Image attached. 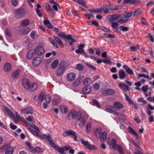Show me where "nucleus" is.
Wrapping results in <instances>:
<instances>
[{"mask_svg":"<svg viewBox=\"0 0 154 154\" xmlns=\"http://www.w3.org/2000/svg\"><path fill=\"white\" fill-rule=\"evenodd\" d=\"M102 128H97L96 130V136L97 138H100L101 142H104L106 140L107 133L105 131L101 132Z\"/></svg>","mask_w":154,"mask_h":154,"instance_id":"1","label":"nucleus"},{"mask_svg":"<svg viewBox=\"0 0 154 154\" xmlns=\"http://www.w3.org/2000/svg\"><path fill=\"white\" fill-rule=\"evenodd\" d=\"M5 112L7 114V115L13 119L15 123H17L19 119V117L18 115V113L16 112V116H15L12 112L7 107L5 108Z\"/></svg>","mask_w":154,"mask_h":154,"instance_id":"2","label":"nucleus"},{"mask_svg":"<svg viewBox=\"0 0 154 154\" xmlns=\"http://www.w3.org/2000/svg\"><path fill=\"white\" fill-rule=\"evenodd\" d=\"M35 54L38 56H41L45 51V50L43 46H37L33 49Z\"/></svg>","mask_w":154,"mask_h":154,"instance_id":"3","label":"nucleus"},{"mask_svg":"<svg viewBox=\"0 0 154 154\" xmlns=\"http://www.w3.org/2000/svg\"><path fill=\"white\" fill-rule=\"evenodd\" d=\"M81 143L85 146L86 147L90 149H97V147L94 145H91L87 141L84 140L83 139L81 140Z\"/></svg>","mask_w":154,"mask_h":154,"instance_id":"4","label":"nucleus"},{"mask_svg":"<svg viewBox=\"0 0 154 154\" xmlns=\"http://www.w3.org/2000/svg\"><path fill=\"white\" fill-rule=\"evenodd\" d=\"M63 135L64 136L66 137L70 135H72L74 137V140L75 141H77V136L74 131L72 130H68L64 131Z\"/></svg>","mask_w":154,"mask_h":154,"instance_id":"5","label":"nucleus"},{"mask_svg":"<svg viewBox=\"0 0 154 154\" xmlns=\"http://www.w3.org/2000/svg\"><path fill=\"white\" fill-rule=\"evenodd\" d=\"M81 114L80 112H76L75 119L79 121L82 125H83L85 123L86 119L84 118L85 117V116L82 117L81 119Z\"/></svg>","mask_w":154,"mask_h":154,"instance_id":"6","label":"nucleus"},{"mask_svg":"<svg viewBox=\"0 0 154 154\" xmlns=\"http://www.w3.org/2000/svg\"><path fill=\"white\" fill-rule=\"evenodd\" d=\"M76 78L75 74L73 72H70L67 75L66 79L67 80L70 82H73Z\"/></svg>","mask_w":154,"mask_h":154,"instance_id":"7","label":"nucleus"},{"mask_svg":"<svg viewBox=\"0 0 154 154\" xmlns=\"http://www.w3.org/2000/svg\"><path fill=\"white\" fill-rule=\"evenodd\" d=\"M48 136L46 134H42V137H41V139H45L49 141V142L50 143L52 147L53 146V145L54 144H55V143H53V140L52 139L51 136Z\"/></svg>","mask_w":154,"mask_h":154,"instance_id":"8","label":"nucleus"},{"mask_svg":"<svg viewBox=\"0 0 154 154\" xmlns=\"http://www.w3.org/2000/svg\"><path fill=\"white\" fill-rule=\"evenodd\" d=\"M38 87L37 83L34 82L30 84L27 90L30 92H33L35 91Z\"/></svg>","mask_w":154,"mask_h":154,"instance_id":"9","label":"nucleus"},{"mask_svg":"<svg viewBox=\"0 0 154 154\" xmlns=\"http://www.w3.org/2000/svg\"><path fill=\"white\" fill-rule=\"evenodd\" d=\"M114 107H112L113 109H115L116 110L120 109L123 108L124 106L123 105L119 102H115L114 103Z\"/></svg>","mask_w":154,"mask_h":154,"instance_id":"10","label":"nucleus"},{"mask_svg":"<svg viewBox=\"0 0 154 154\" xmlns=\"http://www.w3.org/2000/svg\"><path fill=\"white\" fill-rule=\"evenodd\" d=\"M42 61V59L40 57H36L33 59L32 64L35 66H37L41 63Z\"/></svg>","mask_w":154,"mask_h":154,"instance_id":"11","label":"nucleus"},{"mask_svg":"<svg viewBox=\"0 0 154 154\" xmlns=\"http://www.w3.org/2000/svg\"><path fill=\"white\" fill-rule=\"evenodd\" d=\"M76 115V112L74 110H71L68 114L67 118L69 120H71L72 119H75V115Z\"/></svg>","mask_w":154,"mask_h":154,"instance_id":"12","label":"nucleus"},{"mask_svg":"<svg viewBox=\"0 0 154 154\" xmlns=\"http://www.w3.org/2000/svg\"><path fill=\"white\" fill-rule=\"evenodd\" d=\"M53 145V146L52 147L57 150L59 153L61 154H66L64 152V148L62 147H59L55 144H54Z\"/></svg>","mask_w":154,"mask_h":154,"instance_id":"13","label":"nucleus"},{"mask_svg":"<svg viewBox=\"0 0 154 154\" xmlns=\"http://www.w3.org/2000/svg\"><path fill=\"white\" fill-rule=\"evenodd\" d=\"M22 84L24 88L27 90L30 85V82L27 79H24L22 80Z\"/></svg>","mask_w":154,"mask_h":154,"instance_id":"14","label":"nucleus"},{"mask_svg":"<svg viewBox=\"0 0 154 154\" xmlns=\"http://www.w3.org/2000/svg\"><path fill=\"white\" fill-rule=\"evenodd\" d=\"M34 129V130L32 129L30 131L34 135H35L41 138L42 137V134H39L40 132L39 129L37 127L35 129Z\"/></svg>","mask_w":154,"mask_h":154,"instance_id":"15","label":"nucleus"},{"mask_svg":"<svg viewBox=\"0 0 154 154\" xmlns=\"http://www.w3.org/2000/svg\"><path fill=\"white\" fill-rule=\"evenodd\" d=\"M32 107L31 106H29L25 109H21V112H23L26 114H32Z\"/></svg>","mask_w":154,"mask_h":154,"instance_id":"16","label":"nucleus"},{"mask_svg":"<svg viewBox=\"0 0 154 154\" xmlns=\"http://www.w3.org/2000/svg\"><path fill=\"white\" fill-rule=\"evenodd\" d=\"M85 47L84 44H81L78 47V49L76 50L75 52L77 54H79L81 53H83L84 52V51L83 48Z\"/></svg>","mask_w":154,"mask_h":154,"instance_id":"17","label":"nucleus"},{"mask_svg":"<svg viewBox=\"0 0 154 154\" xmlns=\"http://www.w3.org/2000/svg\"><path fill=\"white\" fill-rule=\"evenodd\" d=\"M123 68L125 69L126 72L129 74L132 75L134 73L133 71L127 65H124Z\"/></svg>","mask_w":154,"mask_h":154,"instance_id":"18","label":"nucleus"},{"mask_svg":"<svg viewBox=\"0 0 154 154\" xmlns=\"http://www.w3.org/2000/svg\"><path fill=\"white\" fill-rule=\"evenodd\" d=\"M65 68L59 66V68L57 69V75L60 76L63 75L65 71Z\"/></svg>","mask_w":154,"mask_h":154,"instance_id":"19","label":"nucleus"},{"mask_svg":"<svg viewBox=\"0 0 154 154\" xmlns=\"http://www.w3.org/2000/svg\"><path fill=\"white\" fill-rule=\"evenodd\" d=\"M119 85L120 88L124 91H127L129 89L128 86L124 82L119 83Z\"/></svg>","mask_w":154,"mask_h":154,"instance_id":"20","label":"nucleus"},{"mask_svg":"<svg viewBox=\"0 0 154 154\" xmlns=\"http://www.w3.org/2000/svg\"><path fill=\"white\" fill-rule=\"evenodd\" d=\"M128 20V17H127L124 14H123L122 17L121 19L119 20L118 22L119 23L122 24L124 23L127 22Z\"/></svg>","mask_w":154,"mask_h":154,"instance_id":"21","label":"nucleus"},{"mask_svg":"<svg viewBox=\"0 0 154 154\" xmlns=\"http://www.w3.org/2000/svg\"><path fill=\"white\" fill-rule=\"evenodd\" d=\"M11 68V66L10 63H6L4 66L3 68L4 70L6 72H7L9 71Z\"/></svg>","mask_w":154,"mask_h":154,"instance_id":"22","label":"nucleus"},{"mask_svg":"<svg viewBox=\"0 0 154 154\" xmlns=\"http://www.w3.org/2000/svg\"><path fill=\"white\" fill-rule=\"evenodd\" d=\"M119 78L120 79H123L125 78L126 75L125 72L122 70H120L119 71Z\"/></svg>","mask_w":154,"mask_h":154,"instance_id":"23","label":"nucleus"},{"mask_svg":"<svg viewBox=\"0 0 154 154\" xmlns=\"http://www.w3.org/2000/svg\"><path fill=\"white\" fill-rule=\"evenodd\" d=\"M108 143L110 146H112V148L115 150L117 149V145L116 146V142L115 139H112L110 143Z\"/></svg>","mask_w":154,"mask_h":154,"instance_id":"24","label":"nucleus"},{"mask_svg":"<svg viewBox=\"0 0 154 154\" xmlns=\"http://www.w3.org/2000/svg\"><path fill=\"white\" fill-rule=\"evenodd\" d=\"M13 151L12 147L10 146L7 145L5 154H12Z\"/></svg>","mask_w":154,"mask_h":154,"instance_id":"25","label":"nucleus"},{"mask_svg":"<svg viewBox=\"0 0 154 154\" xmlns=\"http://www.w3.org/2000/svg\"><path fill=\"white\" fill-rule=\"evenodd\" d=\"M128 129V132H129L136 137V138L138 137V134L131 127L129 126Z\"/></svg>","mask_w":154,"mask_h":154,"instance_id":"26","label":"nucleus"},{"mask_svg":"<svg viewBox=\"0 0 154 154\" xmlns=\"http://www.w3.org/2000/svg\"><path fill=\"white\" fill-rule=\"evenodd\" d=\"M91 91V89L90 86H87L82 89V92L84 93H88Z\"/></svg>","mask_w":154,"mask_h":154,"instance_id":"27","label":"nucleus"},{"mask_svg":"<svg viewBox=\"0 0 154 154\" xmlns=\"http://www.w3.org/2000/svg\"><path fill=\"white\" fill-rule=\"evenodd\" d=\"M28 128L31 131L32 129H35L36 126L33 124L31 123L29 124L27 122H26Z\"/></svg>","mask_w":154,"mask_h":154,"instance_id":"28","label":"nucleus"},{"mask_svg":"<svg viewBox=\"0 0 154 154\" xmlns=\"http://www.w3.org/2000/svg\"><path fill=\"white\" fill-rule=\"evenodd\" d=\"M33 50H29L27 53L26 55L27 58L29 59H31L32 57L34 56V54Z\"/></svg>","mask_w":154,"mask_h":154,"instance_id":"29","label":"nucleus"},{"mask_svg":"<svg viewBox=\"0 0 154 154\" xmlns=\"http://www.w3.org/2000/svg\"><path fill=\"white\" fill-rule=\"evenodd\" d=\"M29 20L27 19L23 20L21 23V26H25L28 25L30 23Z\"/></svg>","mask_w":154,"mask_h":154,"instance_id":"30","label":"nucleus"},{"mask_svg":"<svg viewBox=\"0 0 154 154\" xmlns=\"http://www.w3.org/2000/svg\"><path fill=\"white\" fill-rule=\"evenodd\" d=\"M92 83L91 79L90 78L85 79L83 81V84L85 85H88Z\"/></svg>","mask_w":154,"mask_h":154,"instance_id":"31","label":"nucleus"},{"mask_svg":"<svg viewBox=\"0 0 154 154\" xmlns=\"http://www.w3.org/2000/svg\"><path fill=\"white\" fill-rule=\"evenodd\" d=\"M43 23L44 25L47 26L48 28H52L51 24L48 20L47 19L44 20Z\"/></svg>","mask_w":154,"mask_h":154,"instance_id":"32","label":"nucleus"},{"mask_svg":"<svg viewBox=\"0 0 154 154\" xmlns=\"http://www.w3.org/2000/svg\"><path fill=\"white\" fill-rule=\"evenodd\" d=\"M121 17V15L120 14L112 15L111 16V18H109L111 21H114L119 18Z\"/></svg>","mask_w":154,"mask_h":154,"instance_id":"33","label":"nucleus"},{"mask_svg":"<svg viewBox=\"0 0 154 154\" xmlns=\"http://www.w3.org/2000/svg\"><path fill=\"white\" fill-rule=\"evenodd\" d=\"M59 61L57 60H54L52 63L51 67L52 69H55L58 65Z\"/></svg>","mask_w":154,"mask_h":154,"instance_id":"34","label":"nucleus"},{"mask_svg":"<svg viewBox=\"0 0 154 154\" xmlns=\"http://www.w3.org/2000/svg\"><path fill=\"white\" fill-rule=\"evenodd\" d=\"M63 35V38H65L67 39H71L72 42H75V41L74 39L72 38V35H66L65 34Z\"/></svg>","mask_w":154,"mask_h":154,"instance_id":"35","label":"nucleus"},{"mask_svg":"<svg viewBox=\"0 0 154 154\" xmlns=\"http://www.w3.org/2000/svg\"><path fill=\"white\" fill-rule=\"evenodd\" d=\"M125 99L130 104H132L133 105H135L134 103H133L131 100L129 98V97L126 94H125Z\"/></svg>","mask_w":154,"mask_h":154,"instance_id":"36","label":"nucleus"},{"mask_svg":"<svg viewBox=\"0 0 154 154\" xmlns=\"http://www.w3.org/2000/svg\"><path fill=\"white\" fill-rule=\"evenodd\" d=\"M26 14V11L23 8L20 9V17H23Z\"/></svg>","mask_w":154,"mask_h":154,"instance_id":"37","label":"nucleus"},{"mask_svg":"<svg viewBox=\"0 0 154 154\" xmlns=\"http://www.w3.org/2000/svg\"><path fill=\"white\" fill-rule=\"evenodd\" d=\"M30 30V29L29 27H26L21 30V32L22 34H25L28 33Z\"/></svg>","mask_w":154,"mask_h":154,"instance_id":"38","label":"nucleus"},{"mask_svg":"<svg viewBox=\"0 0 154 154\" xmlns=\"http://www.w3.org/2000/svg\"><path fill=\"white\" fill-rule=\"evenodd\" d=\"M83 68V65L80 63L77 64L76 65L75 69H76L81 71L82 70Z\"/></svg>","mask_w":154,"mask_h":154,"instance_id":"39","label":"nucleus"},{"mask_svg":"<svg viewBox=\"0 0 154 154\" xmlns=\"http://www.w3.org/2000/svg\"><path fill=\"white\" fill-rule=\"evenodd\" d=\"M140 48L139 45H137L136 46H131L130 48V51H135L137 49Z\"/></svg>","mask_w":154,"mask_h":154,"instance_id":"40","label":"nucleus"},{"mask_svg":"<svg viewBox=\"0 0 154 154\" xmlns=\"http://www.w3.org/2000/svg\"><path fill=\"white\" fill-rule=\"evenodd\" d=\"M60 110L61 112L63 113H66L68 111L67 108L63 106L61 107Z\"/></svg>","mask_w":154,"mask_h":154,"instance_id":"41","label":"nucleus"},{"mask_svg":"<svg viewBox=\"0 0 154 154\" xmlns=\"http://www.w3.org/2000/svg\"><path fill=\"white\" fill-rule=\"evenodd\" d=\"M19 74V70H17L12 74V76L14 78H17L18 77Z\"/></svg>","mask_w":154,"mask_h":154,"instance_id":"42","label":"nucleus"},{"mask_svg":"<svg viewBox=\"0 0 154 154\" xmlns=\"http://www.w3.org/2000/svg\"><path fill=\"white\" fill-rule=\"evenodd\" d=\"M45 95V94L44 93L42 92L40 94L39 97H38L40 101L42 102L44 100Z\"/></svg>","mask_w":154,"mask_h":154,"instance_id":"43","label":"nucleus"},{"mask_svg":"<svg viewBox=\"0 0 154 154\" xmlns=\"http://www.w3.org/2000/svg\"><path fill=\"white\" fill-rule=\"evenodd\" d=\"M45 100L47 103H49L51 100V97L49 94H48L45 96Z\"/></svg>","mask_w":154,"mask_h":154,"instance_id":"44","label":"nucleus"},{"mask_svg":"<svg viewBox=\"0 0 154 154\" xmlns=\"http://www.w3.org/2000/svg\"><path fill=\"white\" fill-rule=\"evenodd\" d=\"M49 40L51 43L57 48H58L57 44L56 42H54V40L51 38H49Z\"/></svg>","mask_w":154,"mask_h":154,"instance_id":"45","label":"nucleus"},{"mask_svg":"<svg viewBox=\"0 0 154 154\" xmlns=\"http://www.w3.org/2000/svg\"><path fill=\"white\" fill-rule=\"evenodd\" d=\"M123 3L124 4H134L135 3V0H124Z\"/></svg>","mask_w":154,"mask_h":154,"instance_id":"46","label":"nucleus"},{"mask_svg":"<svg viewBox=\"0 0 154 154\" xmlns=\"http://www.w3.org/2000/svg\"><path fill=\"white\" fill-rule=\"evenodd\" d=\"M40 148L38 146H37L35 148H34L33 147V149H32L31 151L32 152H35L37 153H38L40 152Z\"/></svg>","mask_w":154,"mask_h":154,"instance_id":"47","label":"nucleus"},{"mask_svg":"<svg viewBox=\"0 0 154 154\" xmlns=\"http://www.w3.org/2000/svg\"><path fill=\"white\" fill-rule=\"evenodd\" d=\"M106 92L108 95H112L115 93V91L114 90L110 89L107 90Z\"/></svg>","mask_w":154,"mask_h":154,"instance_id":"48","label":"nucleus"},{"mask_svg":"<svg viewBox=\"0 0 154 154\" xmlns=\"http://www.w3.org/2000/svg\"><path fill=\"white\" fill-rule=\"evenodd\" d=\"M66 64V62L64 60H63L61 61L59 65V66L65 68L66 67L65 65Z\"/></svg>","mask_w":154,"mask_h":154,"instance_id":"49","label":"nucleus"},{"mask_svg":"<svg viewBox=\"0 0 154 154\" xmlns=\"http://www.w3.org/2000/svg\"><path fill=\"white\" fill-rule=\"evenodd\" d=\"M91 123L87 124L86 127V131L88 132H89L91 129Z\"/></svg>","mask_w":154,"mask_h":154,"instance_id":"50","label":"nucleus"},{"mask_svg":"<svg viewBox=\"0 0 154 154\" xmlns=\"http://www.w3.org/2000/svg\"><path fill=\"white\" fill-rule=\"evenodd\" d=\"M106 58L105 59H104L102 61V62H103L105 63H107V64H109L110 63H111V60L110 59H109L108 58L106 57H105Z\"/></svg>","mask_w":154,"mask_h":154,"instance_id":"51","label":"nucleus"},{"mask_svg":"<svg viewBox=\"0 0 154 154\" xmlns=\"http://www.w3.org/2000/svg\"><path fill=\"white\" fill-rule=\"evenodd\" d=\"M54 40L57 42L59 44L62 45H63V43L61 40L59 38L56 36L54 37Z\"/></svg>","mask_w":154,"mask_h":154,"instance_id":"52","label":"nucleus"},{"mask_svg":"<svg viewBox=\"0 0 154 154\" xmlns=\"http://www.w3.org/2000/svg\"><path fill=\"white\" fill-rule=\"evenodd\" d=\"M80 83V79H77L75 82L73 83V85L75 86H77L79 85Z\"/></svg>","mask_w":154,"mask_h":154,"instance_id":"53","label":"nucleus"},{"mask_svg":"<svg viewBox=\"0 0 154 154\" xmlns=\"http://www.w3.org/2000/svg\"><path fill=\"white\" fill-rule=\"evenodd\" d=\"M14 16L16 18H19V9H18L15 10Z\"/></svg>","mask_w":154,"mask_h":154,"instance_id":"54","label":"nucleus"},{"mask_svg":"<svg viewBox=\"0 0 154 154\" xmlns=\"http://www.w3.org/2000/svg\"><path fill=\"white\" fill-rule=\"evenodd\" d=\"M117 149H118V151L120 154H124V153L122 150L121 147L120 145H117Z\"/></svg>","mask_w":154,"mask_h":154,"instance_id":"55","label":"nucleus"},{"mask_svg":"<svg viewBox=\"0 0 154 154\" xmlns=\"http://www.w3.org/2000/svg\"><path fill=\"white\" fill-rule=\"evenodd\" d=\"M119 29L121 30H122L123 31H126L128 29V27H125L123 26H120L119 27Z\"/></svg>","mask_w":154,"mask_h":154,"instance_id":"56","label":"nucleus"},{"mask_svg":"<svg viewBox=\"0 0 154 154\" xmlns=\"http://www.w3.org/2000/svg\"><path fill=\"white\" fill-rule=\"evenodd\" d=\"M93 103L97 107L100 108V106L98 102L95 100H94L92 101Z\"/></svg>","mask_w":154,"mask_h":154,"instance_id":"57","label":"nucleus"},{"mask_svg":"<svg viewBox=\"0 0 154 154\" xmlns=\"http://www.w3.org/2000/svg\"><path fill=\"white\" fill-rule=\"evenodd\" d=\"M103 11V8H100L99 9H96L95 13L99 14L100 13Z\"/></svg>","mask_w":154,"mask_h":154,"instance_id":"58","label":"nucleus"},{"mask_svg":"<svg viewBox=\"0 0 154 154\" xmlns=\"http://www.w3.org/2000/svg\"><path fill=\"white\" fill-rule=\"evenodd\" d=\"M6 145H4L0 148V152H3L5 150H6Z\"/></svg>","mask_w":154,"mask_h":154,"instance_id":"59","label":"nucleus"},{"mask_svg":"<svg viewBox=\"0 0 154 154\" xmlns=\"http://www.w3.org/2000/svg\"><path fill=\"white\" fill-rule=\"evenodd\" d=\"M111 24L112 27L115 28H118L119 26L117 23L113 22Z\"/></svg>","mask_w":154,"mask_h":154,"instance_id":"60","label":"nucleus"},{"mask_svg":"<svg viewBox=\"0 0 154 154\" xmlns=\"http://www.w3.org/2000/svg\"><path fill=\"white\" fill-rule=\"evenodd\" d=\"M128 140L131 143H132L133 144H134L135 146H137V144L134 140L130 138H128Z\"/></svg>","mask_w":154,"mask_h":154,"instance_id":"61","label":"nucleus"},{"mask_svg":"<svg viewBox=\"0 0 154 154\" xmlns=\"http://www.w3.org/2000/svg\"><path fill=\"white\" fill-rule=\"evenodd\" d=\"M142 89L143 92H145L148 89V86L147 85L143 86L142 87Z\"/></svg>","mask_w":154,"mask_h":154,"instance_id":"62","label":"nucleus"},{"mask_svg":"<svg viewBox=\"0 0 154 154\" xmlns=\"http://www.w3.org/2000/svg\"><path fill=\"white\" fill-rule=\"evenodd\" d=\"M125 15L128 17V18L131 17L132 14V12H130L129 13H127L126 12L125 14H124Z\"/></svg>","mask_w":154,"mask_h":154,"instance_id":"63","label":"nucleus"},{"mask_svg":"<svg viewBox=\"0 0 154 154\" xmlns=\"http://www.w3.org/2000/svg\"><path fill=\"white\" fill-rule=\"evenodd\" d=\"M58 7H59V6L57 3L54 4L53 6V8L56 11H58Z\"/></svg>","mask_w":154,"mask_h":154,"instance_id":"64","label":"nucleus"}]
</instances>
